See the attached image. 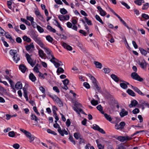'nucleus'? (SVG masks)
<instances>
[{
  "label": "nucleus",
  "instance_id": "a878e982",
  "mask_svg": "<svg viewBox=\"0 0 149 149\" xmlns=\"http://www.w3.org/2000/svg\"><path fill=\"white\" fill-rule=\"evenodd\" d=\"M94 64L95 65V66L97 68L101 69L102 68V64L100 62L94 61L93 62Z\"/></svg>",
  "mask_w": 149,
  "mask_h": 149
},
{
  "label": "nucleus",
  "instance_id": "c03bdc74",
  "mask_svg": "<svg viewBox=\"0 0 149 149\" xmlns=\"http://www.w3.org/2000/svg\"><path fill=\"white\" fill-rule=\"evenodd\" d=\"M49 96L55 102H56L57 100H58V99L59 98L57 96L55 95H49Z\"/></svg>",
  "mask_w": 149,
  "mask_h": 149
},
{
  "label": "nucleus",
  "instance_id": "5fc2aeb1",
  "mask_svg": "<svg viewBox=\"0 0 149 149\" xmlns=\"http://www.w3.org/2000/svg\"><path fill=\"white\" fill-rule=\"evenodd\" d=\"M8 136L10 137H14L15 136V132L13 131L9 132L8 133Z\"/></svg>",
  "mask_w": 149,
  "mask_h": 149
},
{
  "label": "nucleus",
  "instance_id": "bb28decb",
  "mask_svg": "<svg viewBox=\"0 0 149 149\" xmlns=\"http://www.w3.org/2000/svg\"><path fill=\"white\" fill-rule=\"evenodd\" d=\"M19 69L21 70L23 73H24L25 72L26 68L24 65L23 64L20 65L19 66Z\"/></svg>",
  "mask_w": 149,
  "mask_h": 149
},
{
  "label": "nucleus",
  "instance_id": "de8ad7c7",
  "mask_svg": "<svg viewBox=\"0 0 149 149\" xmlns=\"http://www.w3.org/2000/svg\"><path fill=\"white\" fill-rule=\"evenodd\" d=\"M37 28L38 31L40 33H43L44 31L43 29L39 25L37 26Z\"/></svg>",
  "mask_w": 149,
  "mask_h": 149
},
{
  "label": "nucleus",
  "instance_id": "58836bf2",
  "mask_svg": "<svg viewBox=\"0 0 149 149\" xmlns=\"http://www.w3.org/2000/svg\"><path fill=\"white\" fill-rule=\"evenodd\" d=\"M46 39L48 42L52 43L53 40V38L50 36V35L47 36L46 37Z\"/></svg>",
  "mask_w": 149,
  "mask_h": 149
},
{
  "label": "nucleus",
  "instance_id": "6e6552de",
  "mask_svg": "<svg viewBox=\"0 0 149 149\" xmlns=\"http://www.w3.org/2000/svg\"><path fill=\"white\" fill-rule=\"evenodd\" d=\"M132 139V138L128 136H119L117 139L120 141L123 142L126 141H129Z\"/></svg>",
  "mask_w": 149,
  "mask_h": 149
},
{
  "label": "nucleus",
  "instance_id": "f03ea898",
  "mask_svg": "<svg viewBox=\"0 0 149 149\" xmlns=\"http://www.w3.org/2000/svg\"><path fill=\"white\" fill-rule=\"evenodd\" d=\"M87 75L90 78V79L92 81L93 85V87L94 88H95V90L98 91V92H100V87L98 86L96 79L90 74H87Z\"/></svg>",
  "mask_w": 149,
  "mask_h": 149
},
{
  "label": "nucleus",
  "instance_id": "b1692460",
  "mask_svg": "<svg viewBox=\"0 0 149 149\" xmlns=\"http://www.w3.org/2000/svg\"><path fill=\"white\" fill-rule=\"evenodd\" d=\"M34 48V46L33 43H32L30 45H28L27 46H26V49L27 51H29L31 49H33Z\"/></svg>",
  "mask_w": 149,
  "mask_h": 149
},
{
  "label": "nucleus",
  "instance_id": "4be33fe9",
  "mask_svg": "<svg viewBox=\"0 0 149 149\" xmlns=\"http://www.w3.org/2000/svg\"><path fill=\"white\" fill-rule=\"evenodd\" d=\"M129 85V84L127 82H125V83H121L120 84V87L124 89H125L127 88V85Z\"/></svg>",
  "mask_w": 149,
  "mask_h": 149
},
{
  "label": "nucleus",
  "instance_id": "4d7b16f0",
  "mask_svg": "<svg viewBox=\"0 0 149 149\" xmlns=\"http://www.w3.org/2000/svg\"><path fill=\"white\" fill-rule=\"evenodd\" d=\"M103 70L105 74L109 73L110 72V69L108 68H104L103 69Z\"/></svg>",
  "mask_w": 149,
  "mask_h": 149
},
{
  "label": "nucleus",
  "instance_id": "7c9ffc66",
  "mask_svg": "<svg viewBox=\"0 0 149 149\" xmlns=\"http://www.w3.org/2000/svg\"><path fill=\"white\" fill-rule=\"evenodd\" d=\"M144 2V0H136L134 1V3L138 6H141Z\"/></svg>",
  "mask_w": 149,
  "mask_h": 149
},
{
  "label": "nucleus",
  "instance_id": "79ce46f5",
  "mask_svg": "<svg viewBox=\"0 0 149 149\" xmlns=\"http://www.w3.org/2000/svg\"><path fill=\"white\" fill-rule=\"evenodd\" d=\"M149 7V5L148 3H146L143 5L142 9L143 10H146Z\"/></svg>",
  "mask_w": 149,
  "mask_h": 149
},
{
  "label": "nucleus",
  "instance_id": "0e129e2a",
  "mask_svg": "<svg viewBox=\"0 0 149 149\" xmlns=\"http://www.w3.org/2000/svg\"><path fill=\"white\" fill-rule=\"evenodd\" d=\"M69 139L74 144H75V141L74 140L72 136H70L69 137Z\"/></svg>",
  "mask_w": 149,
  "mask_h": 149
},
{
  "label": "nucleus",
  "instance_id": "1a4fd4ad",
  "mask_svg": "<svg viewBox=\"0 0 149 149\" xmlns=\"http://www.w3.org/2000/svg\"><path fill=\"white\" fill-rule=\"evenodd\" d=\"M26 57L28 63L33 67L34 65L35 64L33 62V60L30 55L28 53H27L26 54Z\"/></svg>",
  "mask_w": 149,
  "mask_h": 149
},
{
  "label": "nucleus",
  "instance_id": "a19ab883",
  "mask_svg": "<svg viewBox=\"0 0 149 149\" xmlns=\"http://www.w3.org/2000/svg\"><path fill=\"white\" fill-rule=\"evenodd\" d=\"M39 56L41 58L44 57L45 56V54L44 53L43 51L41 49H40L39 50Z\"/></svg>",
  "mask_w": 149,
  "mask_h": 149
},
{
  "label": "nucleus",
  "instance_id": "052dcab7",
  "mask_svg": "<svg viewBox=\"0 0 149 149\" xmlns=\"http://www.w3.org/2000/svg\"><path fill=\"white\" fill-rule=\"evenodd\" d=\"M120 20L123 23L124 25L128 29H130V28L127 26L126 22L122 19H120Z\"/></svg>",
  "mask_w": 149,
  "mask_h": 149
},
{
  "label": "nucleus",
  "instance_id": "f704fd0d",
  "mask_svg": "<svg viewBox=\"0 0 149 149\" xmlns=\"http://www.w3.org/2000/svg\"><path fill=\"white\" fill-rule=\"evenodd\" d=\"M104 114L105 118L109 121H111L112 120V118L110 115H108L106 113H104Z\"/></svg>",
  "mask_w": 149,
  "mask_h": 149
},
{
  "label": "nucleus",
  "instance_id": "5701e85b",
  "mask_svg": "<svg viewBox=\"0 0 149 149\" xmlns=\"http://www.w3.org/2000/svg\"><path fill=\"white\" fill-rule=\"evenodd\" d=\"M15 88L17 90L21 89L22 88V83L19 81L17 82L15 85Z\"/></svg>",
  "mask_w": 149,
  "mask_h": 149
},
{
  "label": "nucleus",
  "instance_id": "aec40b11",
  "mask_svg": "<svg viewBox=\"0 0 149 149\" xmlns=\"http://www.w3.org/2000/svg\"><path fill=\"white\" fill-rule=\"evenodd\" d=\"M62 45L64 48L68 50H71L72 49V48L71 46L64 42L62 43Z\"/></svg>",
  "mask_w": 149,
  "mask_h": 149
},
{
  "label": "nucleus",
  "instance_id": "a211bd4d",
  "mask_svg": "<svg viewBox=\"0 0 149 149\" xmlns=\"http://www.w3.org/2000/svg\"><path fill=\"white\" fill-rule=\"evenodd\" d=\"M26 136L30 140L29 142L30 143L32 142L35 139V136L32 135L30 132L28 133Z\"/></svg>",
  "mask_w": 149,
  "mask_h": 149
},
{
  "label": "nucleus",
  "instance_id": "6ab92c4d",
  "mask_svg": "<svg viewBox=\"0 0 149 149\" xmlns=\"http://www.w3.org/2000/svg\"><path fill=\"white\" fill-rule=\"evenodd\" d=\"M73 108L74 111L76 112L78 114L80 115V114L79 113L80 112H81V113L84 115H86V113L83 111L82 109H81V108H78V109H76V108L74 107H73Z\"/></svg>",
  "mask_w": 149,
  "mask_h": 149
},
{
  "label": "nucleus",
  "instance_id": "20e7f679",
  "mask_svg": "<svg viewBox=\"0 0 149 149\" xmlns=\"http://www.w3.org/2000/svg\"><path fill=\"white\" fill-rule=\"evenodd\" d=\"M54 127L55 128H58V131L62 136H63L64 134L65 135L68 134V132L64 129L63 130H61L59 125L58 123H55L54 124Z\"/></svg>",
  "mask_w": 149,
  "mask_h": 149
},
{
  "label": "nucleus",
  "instance_id": "4468645a",
  "mask_svg": "<svg viewBox=\"0 0 149 149\" xmlns=\"http://www.w3.org/2000/svg\"><path fill=\"white\" fill-rule=\"evenodd\" d=\"M138 64L140 65V67L143 69H145L146 68L147 63L145 60H143L141 62L139 61Z\"/></svg>",
  "mask_w": 149,
  "mask_h": 149
},
{
  "label": "nucleus",
  "instance_id": "69168bd1",
  "mask_svg": "<svg viewBox=\"0 0 149 149\" xmlns=\"http://www.w3.org/2000/svg\"><path fill=\"white\" fill-rule=\"evenodd\" d=\"M139 110L138 108H135L132 111L133 113L136 114L139 113Z\"/></svg>",
  "mask_w": 149,
  "mask_h": 149
},
{
  "label": "nucleus",
  "instance_id": "f257e3e1",
  "mask_svg": "<svg viewBox=\"0 0 149 149\" xmlns=\"http://www.w3.org/2000/svg\"><path fill=\"white\" fill-rule=\"evenodd\" d=\"M38 35L35 32L31 33V37L41 47H43L44 44L42 42L41 38L38 37Z\"/></svg>",
  "mask_w": 149,
  "mask_h": 149
},
{
  "label": "nucleus",
  "instance_id": "e433bc0d",
  "mask_svg": "<svg viewBox=\"0 0 149 149\" xmlns=\"http://www.w3.org/2000/svg\"><path fill=\"white\" fill-rule=\"evenodd\" d=\"M139 50L142 55L146 56L147 54V52L146 51L143 49L142 48L140 47L139 48Z\"/></svg>",
  "mask_w": 149,
  "mask_h": 149
},
{
  "label": "nucleus",
  "instance_id": "473e14b6",
  "mask_svg": "<svg viewBox=\"0 0 149 149\" xmlns=\"http://www.w3.org/2000/svg\"><path fill=\"white\" fill-rule=\"evenodd\" d=\"M5 35L6 37L9 39L10 41L13 42H15L14 40L13 39L11 36L8 33H6Z\"/></svg>",
  "mask_w": 149,
  "mask_h": 149
},
{
  "label": "nucleus",
  "instance_id": "9d476101",
  "mask_svg": "<svg viewBox=\"0 0 149 149\" xmlns=\"http://www.w3.org/2000/svg\"><path fill=\"white\" fill-rule=\"evenodd\" d=\"M26 57L28 63L33 67L34 65L35 64L33 62V60L30 55L28 53H27L26 54Z\"/></svg>",
  "mask_w": 149,
  "mask_h": 149
},
{
  "label": "nucleus",
  "instance_id": "338daca9",
  "mask_svg": "<svg viewBox=\"0 0 149 149\" xmlns=\"http://www.w3.org/2000/svg\"><path fill=\"white\" fill-rule=\"evenodd\" d=\"M63 82L64 85H67L69 83V80L68 79H65L63 81Z\"/></svg>",
  "mask_w": 149,
  "mask_h": 149
},
{
  "label": "nucleus",
  "instance_id": "49530a36",
  "mask_svg": "<svg viewBox=\"0 0 149 149\" xmlns=\"http://www.w3.org/2000/svg\"><path fill=\"white\" fill-rule=\"evenodd\" d=\"M95 17L96 19L100 22L102 24H103V22L102 21L99 15H96L95 16Z\"/></svg>",
  "mask_w": 149,
  "mask_h": 149
},
{
  "label": "nucleus",
  "instance_id": "3c124183",
  "mask_svg": "<svg viewBox=\"0 0 149 149\" xmlns=\"http://www.w3.org/2000/svg\"><path fill=\"white\" fill-rule=\"evenodd\" d=\"M84 18L88 25H92L91 21V20H88V18L86 17H84Z\"/></svg>",
  "mask_w": 149,
  "mask_h": 149
},
{
  "label": "nucleus",
  "instance_id": "f3484780",
  "mask_svg": "<svg viewBox=\"0 0 149 149\" xmlns=\"http://www.w3.org/2000/svg\"><path fill=\"white\" fill-rule=\"evenodd\" d=\"M97 8L99 11L100 13L102 16H104L106 15V12L103 10L100 6H98Z\"/></svg>",
  "mask_w": 149,
  "mask_h": 149
},
{
  "label": "nucleus",
  "instance_id": "4c0bfd02",
  "mask_svg": "<svg viewBox=\"0 0 149 149\" xmlns=\"http://www.w3.org/2000/svg\"><path fill=\"white\" fill-rule=\"evenodd\" d=\"M97 109L100 111L101 113L104 114V111L102 110V107L101 105H99L97 107Z\"/></svg>",
  "mask_w": 149,
  "mask_h": 149
},
{
  "label": "nucleus",
  "instance_id": "0eeeda50",
  "mask_svg": "<svg viewBox=\"0 0 149 149\" xmlns=\"http://www.w3.org/2000/svg\"><path fill=\"white\" fill-rule=\"evenodd\" d=\"M125 125V122L122 121L119 124H116L115 125V128L117 130H121L124 128V126Z\"/></svg>",
  "mask_w": 149,
  "mask_h": 149
},
{
  "label": "nucleus",
  "instance_id": "7ed1b4c3",
  "mask_svg": "<svg viewBox=\"0 0 149 149\" xmlns=\"http://www.w3.org/2000/svg\"><path fill=\"white\" fill-rule=\"evenodd\" d=\"M9 52L11 55L13 56V61L17 63L20 60V58L19 55L17 54V51L14 49H11Z\"/></svg>",
  "mask_w": 149,
  "mask_h": 149
},
{
  "label": "nucleus",
  "instance_id": "39448f33",
  "mask_svg": "<svg viewBox=\"0 0 149 149\" xmlns=\"http://www.w3.org/2000/svg\"><path fill=\"white\" fill-rule=\"evenodd\" d=\"M42 48H43L45 49V52L47 53V55L49 57V58H50V57H52V59H56V60L58 61V60L56 59L53 55L52 52L48 48L46 47H45V45L44 44V47H41Z\"/></svg>",
  "mask_w": 149,
  "mask_h": 149
},
{
  "label": "nucleus",
  "instance_id": "8fccbe9b",
  "mask_svg": "<svg viewBox=\"0 0 149 149\" xmlns=\"http://www.w3.org/2000/svg\"><path fill=\"white\" fill-rule=\"evenodd\" d=\"M14 25H15L14 29H15V30L18 33H21L22 31L19 29L18 26H16L15 24Z\"/></svg>",
  "mask_w": 149,
  "mask_h": 149
},
{
  "label": "nucleus",
  "instance_id": "412c9836",
  "mask_svg": "<svg viewBox=\"0 0 149 149\" xmlns=\"http://www.w3.org/2000/svg\"><path fill=\"white\" fill-rule=\"evenodd\" d=\"M138 104L137 101L136 100H134L131 101V103L129 105V106L130 108H132L133 107H135Z\"/></svg>",
  "mask_w": 149,
  "mask_h": 149
},
{
  "label": "nucleus",
  "instance_id": "ddd939ff",
  "mask_svg": "<svg viewBox=\"0 0 149 149\" xmlns=\"http://www.w3.org/2000/svg\"><path fill=\"white\" fill-rule=\"evenodd\" d=\"M59 19L61 21L67 20L69 19L70 17L68 15H59L58 16Z\"/></svg>",
  "mask_w": 149,
  "mask_h": 149
},
{
  "label": "nucleus",
  "instance_id": "cd10ccee",
  "mask_svg": "<svg viewBox=\"0 0 149 149\" xmlns=\"http://www.w3.org/2000/svg\"><path fill=\"white\" fill-rule=\"evenodd\" d=\"M54 59H52L50 60V61L55 66L56 68H58L59 66H61V64L59 63H57L55 61L53 60ZM55 60H56V59Z\"/></svg>",
  "mask_w": 149,
  "mask_h": 149
},
{
  "label": "nucleus",
  "instance_id": "423d86ee",
  "mask_svg": "<svg viewBox=\"0 0 149 149\" xmlns=\"http://www.w3.org/2000/svg\"><path fill=\"white\" fill-rule=\"evenodd\" d=\"M131 76L133 79L139 81H142L143 80V79L136 72L132 73L131 74Z\"/></svg>",
  "mask_w": 149,
  "mask_h": 149
},
{
  "label": "nucleus",
  "instance_id": "ea45409f",
  "mask_svg": "<svg viewBox=\"0 0 149 149\" xmlns=\"http://www.w3.org/2000/svg\"><path fill=\"white\" fill-rule=\"evenodd\" d=\"M56 102L59 107H62L63 106L62 102L59 98L58 99V100H57Z\"/></svg>",
  "mask_w": 149,
  "mask_h": 149
},
{
  "label": "nucleus",
  "instance_id": "c756f323",
  "mask_svg": "<svg viewBox=\"0 0 149 149\" xmlns=\"http://www.w3.org/2000/svg\"><path fill=\"white\" fill-rule=\"evenodd\" d=\"M54 21L55 22V23H54V24L56 26L58 27L61 31H63V28L61 27V26L60 24V23L58 22L56 20L54 19Z\"/></svg>",
  "mask_w": 149,
  "mask_h": 149
},
{
  "label": "nucleus",
  "instance_id": "9b49d317",
  "mask_svg": "<svg viewBox=\"0 0 149 149\" xmlns=\"http://www.w3.org/2000/svg\"><path fill=\"white\" fill-rule=\"evenodd\" d=\"M35 13L36 15L42 21L45 22V20L44 19L43 15H42L38 9H37L35 11Z\"/></svg>",
  "mask_w": 149,
  "mask_h": 149
},
{
  "label": "nucleus",
  "instance_id": "13d9d810",
  "mask_svg": "<svg viewBox=\"0 0 149 149\" xmlns=\"http://www.w3.org/2000/svg\"><path fill=\"white\" fill-rule=\"evenodd\" d=\"M47 131L48 133L50 134H52L54 135H56L57 134L54 131H53L50 129H48L47 130Z\"/></svg>",
  "mask_w": 149,
  "mask_h": 149
},
{
  "label": "nucleus",
  "instance_id": "37998d69",
  "mask_svg": "<svg viewBox=\"0 0 149 149\" xmlns=\"http://www.w3.org/2000/svg\"><path fill=\"white\" fill-rule=\"evenodd\" d=\"M60 12L62 15H65L68 13L67 10L64 8H61L60 10Z\"/></svg>",
  "mask_w": 149,
  "mask_h": 149
},
{
  "label": "nucleus",
  "instance_id": "a18cd8bd",
  "mask_svg": "<svg viewBox=\"0 0 149 149\" xmlns=\"http://www.w3.org/2000/svg\"><path fill=\"white\" fill-rule=\"evenodd\" d=\"M64 70L62 68L59 67L58 68L56 72L58 74L59 73H63L64 72Z\"/></svg>",
  "mask_w": 149,
  "mask_h": 149
},
{
  "label": "nucleus",
  "instance_id": "393cba45",
  "mask_svg": "<svg viewBox=\"0 0 149 149\" xmlns=\"http://www.w3.org/2000/svg\"><path fill=\"white\" fill-rule=\"evenodd\" d=\"M29 79L32 81L34 82L36 80V78L34 76V74L31 73L29 75Z\"/></svg>",
  "mask_w": 149,
  "mask_h": 149
},
{
  "label": "nucleus",
  "instance_id": "603ef678",
  "mask_svg": "<svg viewBox=\"0 0 149 149\" xmlns=\"http://www.w3.org/2000/svg\"><path fill=\"white\" fill-rule=\"evenodd\" d=\"M141 16L143 18L145 19H149V16L148 15L146 14H142Z\"/></svg>",
  "mask_w": 149,
  "mask_h": 149
},
{
  "label": "nucleus",
  "instance_id": "e2e57ef3",
  "mask_svg": "<svg viewBox=\"0 0 149 149\" xmlns=\"http://www.w3.org/2000/svg\"><path fill=\"white\" fill-rule=\"evenodd\" d=\"M83 85L87 88H90V86L88 83L86 82H84L83 84Z\"/></svg>",
  "mask_w": 149,
  "mask_h": 149
},
{
  "label": "nucleus",
  "instance_id": "09e8293b",
  "mask_svg": "<svg viewBox=\"0 0 149 149\" xmlns=\"http://www.w3.org/2000/svg\"><path fill=\"white\" fill-rule=\"evenodd\" d=\"M120 2L122 5L124 6L127 9H129L130 8V6L126 3L123 1H120Z\"/></svg>",
  "mask_w": 149,
  "mask_h": 149
},
{
  "label": "nucleus",
  "instance_id": "2eb2a0df",
  "mask_svg": "<svg viewBox=\"0 0 149 149\" xmlns=\"http://www.w3.org/2000/svg\"><path fill=\"white\" fill-rule=\"evenodd\" d=\"M31 120L35 121V125H37L38 123V120H39L38 117L34 113H31Z\"/></svg>",
  "mask_w": 149,
  "mask_h": 149
},
{
  "label": "nucleus",
  "instance_id": "6e6d98bb",
  "mask_svg": "<svg viewBox=\"0 0 149 149\" xmlns=\"http://www.w3.org/2000/svg\"><path fill=\"white\" fill-rule=\"evenodd\" d=\"M74 106H75V107H76V109H78V108L81 107L82 106L81 104L77 102H75Z\"/></svg>",
  "mask_w": 149,
  "mask_h": 149
},
{
  "label": "nucleus",
  "instance_id": "c9c22d12",
  "mask_svg": "<svg viewBox=\"0 0 149 149\" xmlns=\"http://www.w3.org/2000/svg\"><path fill=\"white\" fill-rule=\"evenodd\" d=\"M111 78L115 81L118 82L119 80L118 78L114 74H112L111 75Z\"/></svg>",
  "mask_w": 149,
  "mask_h": 149
},
{
  "label": "nucleus",
  "instance_id": "2f4dec72",
  "mask_svg": "<svg viewBox=\"0 0 149 149\" xmlns=\"http://www.w3.org/2000/svg\"><path fill=\"white\" fill-rule=\"evenodd\" d=\"M47 29L49 31L55 33L56 32V30L53 28L50 25H47Z\"/></svg>",
  "mask_w": 149,
  "mask_h": 149
},
{
  "label": "nucleus",
  "instance_id": "f8f14e48",
  "mask_svg": "<svg viewBox=\"0 0 149 149\" xmlns=\"http://www.w3.org/2000/svg\"><path fill=\"white\" fill-rule=\"evenodd\" d=\"M28 84H26L25 86V87L23 88V90L24 91V96L26 98V100L27 101H28L29 100L28 96L27 94V91L26 89L28 88Z\"/></svg>",
  "mask_w": 149,
  "mask_h": 149
},
{
  "label": "nucleus",
  "instance_id": "774afa93",
  "mask_svg": "<svg viewBox=\"0 0 149 149\" xmlns=\"http://www.w3.org/2000/svg\"><path fill=\"white\" fill-rule=\"evenodd\" d=\"M71 122L70 120L69 119H68L67 120L66 122V125L67 127H69L70 125Z\"/></svg>",
  "mask_w": 149,
  "mask_h": 149
},
{
  "label": "nucleus",
  "instance_id": "c85d7f7f",
  "mask_svg": "<svg viewBox=\"0 0 149 149\" xmlns=\"http://www.w3.org/2000/svg\"><path fill=\"white\" fill-rule=\"evenodd\" d=\"M22 38L24 41L29 43L31 42V38L26 36H24L22 37Z\"/></svg>",
  "mask_w": 149,
  "mask_h": 149
},
{
  "label": "nucleus",
  "instance_id": "bf43d9fd",
  "mask_svg": "<svg viewBox=\"0 0 149 149\" xmlns=\"http://www.w3.org/2000/svg\"><path fill=\"white\" fill-rule=\"evenodd\" d=\"M12 4V2L11 0V1H7V5L8 7L10 9L12 8L11 5Z\"/></svg>",
  "mask_w": 149,
  "mask_h": 149
},
{
  "label": "nucleus",
  "instance_id": "dca6fc26",
  "mask_svg": "<svg viewBox=\"0 0 149 149\" xmlns=\"http://www.w3.org/2000/svg\"><path fill=\"white\" fill-rule=\"evenodd\" d=\"M128 113V112L127 111H126L123 108L121 109V111L119 114L121 117H123L127 115Z\"/></svg>",
  "mask_w": 149,
  "mask_h": 149
},
{
  "label": "nucleus",
  "instance_id": "680f3d73",
  "mask_svg": "<svg viewBox=\"0 0 149 149\" xmlns=\"http://www.w3.org/2000/svg\"><path fill=\"white\" fill-rule=\"evenodd\" d=\"M13 147L15 149H18L20 147V146L19 144L18 143L14 144L13 146Z\"/></svg>",
  "mask_w": 149,
  "mask_h": 149
},
{
  "label": "nucleus",
  "instance_id": "72a5a7b5",
  "mask_svg": "<svg viewBox=\"0 0 149 149\" xmlns=\"http://www.w3.org/2000/svg\"><path fill=\"white\" fill-rule=\"evenodd\" d=\"M127 92L129 95L131 96L134 97L136 95L135 93L130 89H128Z\"/></svg>",
  "mask_w": 149,
  "mask_h": 149
},
{
  "label": "nucleus",
  "instance_id": "864d4df0",
  "mask_svg": "<svg viewBox=\"0 0 149 149\" xmlns=\"http://www.w3.org/2000/svg\"><path fill=\"white\" fill-rule=\"evenodd\" d=\"M91 104L95 106L98 104V101L95 100L94 99L92 100L91 102Z\"/></svg>",
  "mask_w": 149,
  "mask_h": 149
}]
</instances>
